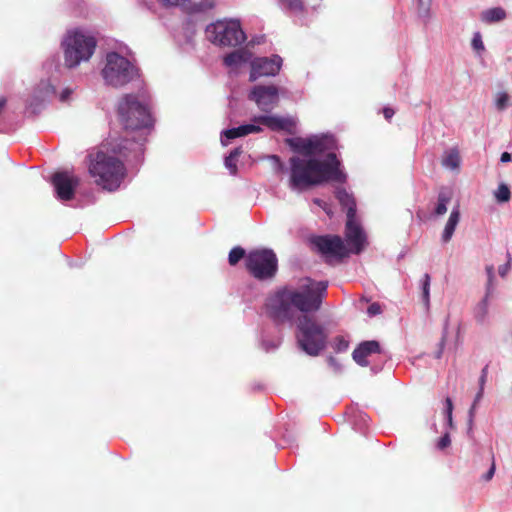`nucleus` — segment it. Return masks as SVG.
<instances>
[{
  "instance_id": "obj_26",
  "label": "nucleus",
  "mask_w": 512,
  "mask_h": 512,
  "mask_svg": "<svg viewBox=\"0 0 512 512\" xmlns=\"http://www.w3.org/2000/svg\"><path fill=\"white\" fill-rule=\"evenodd\" d=\"M442 165L449 169H457L460 165V155L456 148L445 153L442 159Z\"/></svg>"
},
{
  "instance_id": "obj_37",
  "label": "nucleus",
  "mask_w": 512,
  "mask_h": 512,
  "mask_svg": "<svg viewBox=\"0 0 512 512\" xmlns=\"http://www.w3.org/2000/svg\"><path fill=\"white\" fill-rule=\"evenodd\" d=\"M165 5L183 6L188 9L191 0H161Z\"/></svg>"
},
{
  "instance_id": "obj_3",
  "label": "nucleus",
  "mask_w": 512,
  "mask_h": 512,
  "mask_svg": "<svg viewBox=\"0 0 512 512\" xmlns=\"http://www.w3.org/2000/svg\"><path fill=\"white\" fill-rule=\"evenodd\" d=\"M89 173L96 178V183L104 189L114 190L119 187L125 176V167L118 158L104 151L89 155Z\"/></svg>"
},
{
  "instance_id": "obj_14",
  "label": "nucleus",
  "mask_w": 512,
  "mask_h": 512,
  "mask_svg": "<svg viewBox=\"0 0 512 512\" xmlns=\"http://www.w3.org/2000/svg\"><path fill=\"white\" fill-rule=\"evenodd\" d=\"M345 237L352 253L359 254L364 249L366 235L355 218L347 219Z\"/></svg>"
},
{
  "instance_id": "obj_29",
  "label": "nucleus",
  "mask_w": 512,
  "mask_h": 512,
  "mask_svg": "<svg viewBox=\"0 0 512 512\" xmlns=\"http://www.w3.org/2000/svg\"><path fill=\"white\" fill-rule=\"evenodd\" d=\"M486 379L487 377H484V376H480V379H479V384H480V389L475 397V400L469 410V415H470V420H472V418L474 417V412H475V408H476V405L477 403L480 401V399L482 398V395H483V391H484V385H485V382H486Z\"/></svg>"
},
{
  "instance_id": "obj_33",
  "label": "nucleus",
  "mask_w": 512,
  "mask_h": 512,
  "mask_svg": "<svg viewBox=\"0 0 512 512\" xmlns=\"http://www.w3.org/2000/svg\"><path fill=\"white\" fill-rule=\"evenodd\" d=\"M423 301L425 302L426 305H429V301H430V276H429V274L424 275Z\"/></svg>"
},
{
  "instance_id": "obj_36",
  "label": "nucleus",
  "mask_w": 512,
  "mask_h": 512,
  "mask_svg": "<svg viewBox=\"0 0 512 512\" xmlns=\"http://www.w3.org/2000/svg\"><path fill=\"white\" fill-rule=\"evenodd\" d=\"M471 44L473 49L478 52L483 51L485 49L481 34L479 32L474 34Z\"/></svg>"
},
{
  "instance_id": "obj_41",
  "label": "nucleus",
  "mask_w": 512,
  "mask_h": 512,
  "mask_svg": "<svg viewBox=\"0 0 512 512\" xmlns=\"http://www.w3.org/2000/svg\"><path fill=\"white\" fill-rule=\"evenodd\" d=\"M495 469H496L495 461H494V457L492 456L491 466H490L488 472L482 476L483 480L484 481H490L493 478V476H494Z\"/></svg>"
},
{
  "instance_id": "obj_45",
  "label": "nucleus",
  "mask_w": 512,
  "mask_h": 512,
  "mask_svg": "<svg viewBox=\"0 0 512 512\" xmlns=\"http://www.w3.org/2000/svg\"><path fill=\"white\" fill-rule=\"evenodd\" d=\"M271 159L277 164V168L279 171H284L285 166L278 156L273 155V156H271Z\"/></svg>"
},
{
  "instance_id": "obj_31",
  "label": "nucleus",
  "mask_w": 512,
  "mask_h": 512,
  "mask_svg": "<svg viewBox=\"0 0 512 512\" xmlns=\"http://www.w3.org/2000/svg\"><path fill=\"white\" fill-rule=\"evenodd\" d=\"M281 3L293 12H302L304 5L302 0H280Z\"/></svg>"
},
{
  "instance_id": "obj_51",
  "label": "nucleus",
  "mask_w": 512,
  "mask_h": 512,
  "mask_svg": "<svg viewBox=\"0 0 512 512\" xmlns=\"http://www.w3.org/2000/svg\"><path fill=\"white\" fill-rule=\"evenodd\" d=\"M112 151H113L114 153L122 154V147H120V146H119L118 148L113 147V148H112Z\"/></svg>"
},
{
  "instance_id": "obj_25",
  "label": "nucleus",
  "mask_w": 512,
  "mask_h": 512,
  "mask_svg": "<svg viewBox=\"0 0 512 512\" xmlns=\"http://www.w3.org/2000/svg\"><path fill=\"white\" fill-rule=\"evenodd\" d=\"M506 18V12L501 7H494L482 12L481 20L485 23L499 22Z\"/></svg>"
},
{
  "instance_id": "obj_38",
  "label": "nucleus",
  "mask_w": 512,
  "mask_h": 512,
  "mask_svg": "<svg viewBox=\"0 0 512 512\" xmlns=\"http://www.w3.org/2000/svg\"><path fill=\"white\" fill-rule=\"evenodd\" d=\"M367 313L369 316H376L382 313L381 305L377 302H374L369 305L367 309Z\"/></svg>"
},
{
  "instance_id": "obj_19",
  "label": "nucleus",
  "mask_w": 512,
  "mask_h": 512,
  "mask_svg": "<svg viewBox=\"0 0 512 512\" xmlns=\"http://www.w3.org/2000/svg\"><path fill=\"white\" fill-rule=\"evenodd\" d=\"M313 156L322 155L336 147V141L332 136L312 137Z\"/></svg>"
},
{
  "instance_id": "obj_32",
  "label": "nucleus",
  "mask_w": 512,
  "mask_h": 512,
  "mask_svg": "<svg viewBox=\"0 0 512 512\" xmlns=\"http://www.w3.org/2000/svg\"><path fill=\"white\" fill-rule=\"evenodd\" d=\"M452 412H453V402L451 398L447 397L445 399V408L444 413L447 417L448 425L453 428V418H452Z\"/></svg>"
},
{
  "instance_id": "obj_48",
  "label": "nucleus",
  "mask_w": 512,
  "mask_h": 512,
  "mask_svg": "<svg viewBox=\"0 0 512 512\" xmlns=\"http://www.w3.org/2000/svg\"><path fill=\"white\" fill-rule=\"evenodd\" d=\"M327 361L331 367H334L335 369L339 368L338 362L333 356L328 357Z\"/></svg>"
},
{
  "instance_id": "obj_10",
  "label": "nucleus",
  "mask_w": 512,
  "mask_h": 512,
  "mask_svg": "<svg viewBox=\"0 0 512 512\" xmlns=\"http://www.w3.org/2000/svg\"><path fill=\"white\" fill-rule=\"evenodd\" d=\"M57 198L61 201H70L74 198L75 189L79 185V178L68 172H56L51 178Z\"/></svg>"
},
{
  "instance_id": "obj_42",
  "label": "nucleus",
  "mask_w": 512,
  "mask_h": 512,
  "mask_svg": "<svg viewBox=\"0 0 512 512\" xmlns=\"http://www.w3.org/2000/svg\"><path fill=\"white\" fill-rule=\"evenodd\" d=\"M486 272H487V275H488L487 287H490V290L492 291V282H493V279H494V267L492 265L491 266H487L486 267Z\"/></svg>"
},
{
  "instance_id": "obj_6",
  "label": "nucleus",
  "mask_w": 512,
  "mask_h": 512,
  "mask_svg": "<svg viewBox=\"0 0 512 512\" xmlns=\"http://www.w3.org/2000/svg\"><path fill=\"white\" fill-rule=\"evenodd\" d=\"M297 330V343L308 355L317 356L326 347L325 330L313 317L306 314L299 316Z\"/></svg>"
},
{
  "instance_id": "obj_39",
  "label": "nucleus",
  "mask_w": 512,
  "mask_h": 512,
  "mask_svg": "<svg viewBox=\"0 0 512 512\" xmlns=\"http://www.w3.org/2000/svg\"><path fill=\"white\" fill-rule=\"evenodd\" d=\"M451 443V440H450V436L448 433H445L440 439L439 441L437 442V447L440 449V450H443L445 448H447Z\"/></svg>"
},
{
  "instance_id": "obj_43",
  "label": "nucleus",
  "mask_w": 512,
  "mask_h": 512,
  "mask_svg": "<svg viewBox=\"0 0 512 512\" xmlns=\"http://www.w3.org/2000/svg\"><path fill=\"white\" fill-rule=\"evenodd\" d=\"M510 261H511V257L508 254V261H507V263L502 265V266H500L499 270H498L501 277H504L507 274V272L509 271V269H510Z\"/></svg>"
},
{
  "instance_id": "obj_4",
  "label": "nucleus",
  "mask_w": 512,
  "mask_h": 512,
  "mask_svg": "<svg viewBox=\"0 0 512 512\" xmlns=\"http://www.w3.org/2000/svg\"><path fill=\"white\" fill-rule=\"evenodd\" d=\"M97 46L94 36L84 33L80 29L68 31L61 43L64 56V65L75 68L81 62H87L92 57Z\"/></svg>"
},
{
  "instance_id": "obj_5",
  "label": "nucleus",
  "mask_w": 512,
  "mask_h": 512,
  "mask_svg": "<svg viewBox=\"0 0 512 512\" xmlns=\"http://www.w3.org/2000/svg\"><path fill=\"white\" fill-rule=\"evenodd\" d=\"M118 117L126 131L150 128L153 124L146 104L133 94H125L118 103Z\"/></svg>"
},
{
  "instance_id": "obj_11",
  "label": "nucleus",
  "mask_w": 512,
  "mask_h": 512,
  "mask_svg": "<svg viewBox=\"0 0 512 512\" xmlns=\"http://www.w3.org/2000/svg\"><path fill=\"white\" fill-rule=\"evenodd\" d=\"M249 99L255 101L262 111L269 112L279 102L278 89L274 85L255 86L249 94Z\"/></svg>"
},
{
  "instance_id": "obj_15",
  "label": "nucleus",
  "mask_w": 512,
  "mask_h": 512,
  "mask_svg": "<svg viewBox=\"0 0 512 512\" xmlns=\"http://www.w3.org/2000/svg\"><path fill=\"white\" fill-rule=\"evenodd\" d=\"M254 122L264 125L272 131H285L293 133L296 126L295 121L292 118H284L278 116H257L254 118Z\"/></svg>"
},
{
  "instance_id": "obj_22",
  "label": "nucleus",
  "mask_w": 512,
  "mask_h": 512,
  "mask_svg": "<svg viewBox=\"0 0 512 512\" xmlns=\"http://www.w3.org/2000/svg\"><path fill=\"white\" fill-rule=\"evenodd\" d=\"M459 220H460V211L458 208H455L452 210V212L448 218V221L445 225L443 234H442V240L444 242H448L451 240V238L454 234V231L456 229V226L459 223Z\"/></svg>"
},
{
  "instance_id": "obj_27",
  "label": "nucleus",
  "mask_w": 512,
  "mask_h": 512,
  "mask_svg": "<svg viewBox=\"0 0 512 512\" xmlns=\"http://www.w3.org/2000/svg\"><path fill=\"white\" fill-rule=\"evenodd\" d=\"M215 0H200L192 5L189 4L188 9L190 12H204L214 8Z\"/></svg>"
},
{
  "instance_id": "obj_40",
  "label": "nucleus",
  "mask_w": 512,
  "mask_h": 512,
  "mask_svg": "<svg viewBox=\"0 0 512 512\" xmlns=\"http://www.w3.org/2000/svg\"><path fill=\"white\" fill-rule=\"evenodd\" d=\"M225 166L230 170L232 174L237 171L236 160L231 158L229 155L225 158Z\"/></svg>"
},
{
  "instance_id": "obj_30",
  "label": "nucleus",
  "mask_w": 512,
  "mask_h": 512,
  "mask_svg": "<svg viewBox=\"0 0 512 512\" xmlns=\"http://www.w3.org/2000/svg\"><path fill=\"white\" fill-rule=\"evenodd\" d=\"M495 197L499 202H507L511 197L508 186L505 184H500L495 193Z\"/></svg>"
},
{
  "instance_id": "obj_49",
  "label": "nucleus",
  "mask_w": 512,
  "mask_h": 512,
  "mask_svg": "<svg viewBox=\"0 0 512 512\" xmlns=\"http://www.w3.org/2000/svg\"><path fill=\"white\" fill-rule=\"evenodd\" d=\"M240 153H241L240 148H236L230 152L229 156L236 160L237 157L240 155Z\"/></svg>"
},
{
  "instance_id": "obj_28",
  "label": "nucleus",
  "mask_w": 512,
  "mask_h": 512,
  "mask_svg": "<svg viewBox=\"0 0 512 512\" xmlns=\"http://www.w3.org/2000/svg\"><path fill=\"white\" fill-rule=\"evenodd\" d=\"M246 256L245 250L240 246H236L230 250L228 262L231 266H235L242 258H246Z\"/></svg>"
},
{
  "instance_id": "obj_20",
  "label": "nucleus",
  "mask_w": 512,
  "mask_h": 512,
  "mask_svg": "<svg viewBox=\"0 0 512 512\" xmlns=\"http://www.w3.org/2000/svg\"><path fill=\"white\" fill-rule=\"evenodd\" d=\"M262 131V128L258 125L254 124H245L241 125L239 127L227 129L223 132V137L231 140L238 137L246 136L250 133H259Z\"/></svg>"
},
{
  "instance_id": "obj_34",
  "label": "nucleus",
  "mask_w": 512,
  "mask_h": 512,
  "mask_svg": "<svg viewBox=\"0 0 512 512\" xmlns=\"http://www.w3.org/2000/svg\"><path fill=\"white\" fill-rule=\"evenodd\" d=\"M349 347V342L343 336H337L334 339V349L337 352L346 351Z\"/></svg>"
},
{
  "instance_id": "obj_44",
  "label": "nucleus",
  "mask_w": 512,
  "mask_h": 512,
  "mask_svg": "<svg viewBox=\"0 0 512 512\" xmlns=\"http://www.w3.org/2000/svg\"><path fill=\"white\" fill-rule=\"evenodd\" d=\"M382 113L386 120L390 121L395 114V111L391 107H384Z\"/></svg>"
},
{
  "instance_id": "obj_46",
  "label": "nucleus",
  "mask_w": 512,
  "mask_h": 512,
  "mask_svg": "<svg viewBox=\"0 0 512 512\" xmlns=\"http://www.w3.org/2000/svg\"><path fill=\"white\" fill-rule=\"evenodd\" d=\"M71 93H72V91L70 89H68V88L64 89L60 95L61 101H66L69 98Z\"/></svg>"
},
{
  "instance_id": "obj_9",
  "label": "nucleus",
  "mask_w": 512,
  "mask_h": 512,
  "mask_svg": "<svg viewBox=\"0 0 512 512\" xmlns=\"http://www.w3.org/2000/svg\"><path fill=\"white\" fill-rule=\"evenodd\" d=\"M206 35L210 42L220 46L235 47L246 40V35L237 20L217 21L209 24Z\"/></svg>"
},
{
  "instance_id": "obj_7",
  "label": "nucleus",
  "mask_w": 512,
  "mask_h": 512,
  "mask_svg": "<svg viewBox=\"0 0 512 512\" xmlns=\"http://www.w3.org/2000/svg\"><path fill=\"white\" fill-rule=\"evenodd\" d=\"M105 82L115 88L122 87L139 76L138 69L116 52L108 53L102 70Z\"/></svg>"
},
{
  "instance_id": "obj_1",
  "label": "nucleus",
  "mask_w": 512,
  "mask_h": 512,
  "mask_svg": "<svg viewBox=\"0 0 512 512\" xmlns=\"http://www.w3.org/2000/svg\"><path fill=\"white\" fill-rule=\"evenodd\" d=\"M328 282L302 277L271 295L266 303L269 315L277 322L292 321L296 312L302 315L320 310L327 295Z\"/></svg>"
},
{
  "instance_id": "obj_12",
  "label": "nucleus",
  "mask_w": 512,
  "mask_h": 512,
  "mask_svg": "<svg viewBox=\"0 0 512 512\" xmlns=\"http://www.w3.org/2000/svg\"><path fill=\"white\" fill-rule=\"evenodd\" d=\"M282 66V58L275 55L271 58H257L251 62L250 81H256L263 76H275Z\"/></svg>"
},
{
  "instance_id": "obj_17",
  "label": "nucleus",
  "mask_w": 512,
  "mask_h": 512,
  "mask_svg": "<svg viewBox=\"0 0 512 512\" xmlns=\"http://www.w3.org/2000/svg\"><path fill=\"white\" fill-rule=\"evenodd\" d=\"M336 198L343 209H346L348 218H356V201L352 194H349L344 188H337Z\"/></svg>"
},
{
  "instance_id": "obj_13",
  "label": "nucleus",
  "mask_w": 512,
  "mask_h": 512,
  "mask_svg": "<svg viewBox=\"0 0 512 512\" xmlns=\"http://www.w3.org/2000/svg\"><path fill=\"white\" fill-rule=\"evenodd\" d=\"M313 243L323 255L332 256L339 259H342L348 255V251L340 236H318L314 239Z\"/></svg>"
},
{
  "instance_id": "obj_16",
  "label": "nucleus",
  "mask_w": 512,
  "mask_h": 512,
  "mask_svg": "<svg viewBox=\"0 0 512 512\" xmlns=\"http://www.w3.org/2000/svg\"><path fill=\"white\" fill-rule=\"evenodd\" d=\"M382 352L380 343L376 340L361 342L353 351L352 358L360 366L369 365L368 356L372 354H380Z\"/></svg>"
},
{
  "instance_id": "obj_23",
  "label": "nucleus",
  "mask_w": 512,
  "mask_h": 512,
  "mask_svg": "<svg viewBox=\"0 0 512 512\" xmlns=\"http://www.w3.org/2000/svg\"><path fill=\"white\" fill-rule=\"evenodd\" d=\"M491 294L492 292L490 290V287H487L484 298L475 306L473 310L474 318L478 323H484L488 315V300Z\"/></svg>"
},
{
  "instance_id": "obj_35",
  "label": "nucleus",
  "mask_w": 512,
  "mask_h": 512,
  "mask_svg": "<svg viewBox=\"0 0 512 512\" xmlns=\"http://www.w3.org/2000/svg\"><path fill=\"white\" fill-rule=\"evenodd\" d=\"M509 104V95L505 92L499 93L496 98V107L498 110H504Z\"/></svg>"
},
{
  "instance_id": "obj_21",
  "label": "nucleus",
  "mask_w": 512,
  "mask_h": 512,
  "mask_svg": "<svg viewBox=\"0 0 512 512\" xmlns=\"http://www.w3.org/2000/svg\"><path fill=\"white\" fill-rule=\"evenodd\" d=\"M250 58L251 53L249 51L240 49L227 54L224 57L223 62L227 67H235L242 63L248 62Z\"/></svg>"
},
{
  "instance_id": "obj_2",
  "label": "nucleus",
  "mask_w": 512,
  "mask_h": 512,
  "mask_svg": "<svg viewBox=\"0 0 512 512\" xmlns=\"http://www.w3.org/2000/svg\"><path fill=\"white\" fill-rule=\"evenodd\" d=\"M289 164L292 189L302 190L327 182L344 183L347 179L334 152H329L324 160L293 156L289 159Z\"/></svg>"
},
{
  "instance_id": "obj_8",
  "label": "nucleus",
  "mask_w": 512,
  "mask_h": 512,
  "mask_svg": "<svg viewBox=\"0 0 512 512\" xmlns=\"http://www.w3.org/2000/svg\"><path fill=\"white\" fill-rule=\"evenodd\" d=\"M245 266L254 278L258 280L271 279L277 273L278 259L271 249H254L247 254Z\"/></svg>"
},
{
  "instance_id": "obj_18",
  "label": "nucleus",
  "mask_w": 512,
  "mask_h": 512,
  "mask_svg": "<svg viewBox=\"0 0 512 512\" xmlns=\"http://www.w3.org/2000/svg\"><path fill=\"white\" fill-rule=\"evenodd\" d=\"M286 143L289 147L294 151L303 156L311 157L313 156V146H312V137L311 138H289L286 140Z\"/></svg>"
},
{
  "instance_id": "obj_47",
  "label": "nucleus",
  "mask_w": 512,
  "mask_h": 512,
  "mask_svg": "<svg viewBox=\"0 0 512 512\" xmlns=\"http://www.w3.org/2000/svg\"><path fill=\"white\" fill-rule=\"evenodd\" d=\"M511 159H512V157H511V154H510V153H508V152H503V153L501 154V158H500L501 162H503V163H505V162H510V161H511Z\"/></svg>"
},
{
  "instance_id": "obj_50",
  "label": "nucleus",
  "mask_w": 512,
  "mask_h": 512,
  "mask_svg": "<svg viewBox=\"0 0 512 512\" xmlns=\"http://www.w3.org/2000/svg\"><path fill=\"white\" fill-rule=\"evenodd\" d=\"M481 375L484 376V377H487L488 375V365H486L482 371H481Z\"/></svg>"
},
{
  "instance_id": "obj_24",
  "label": "nucleus",
  "mask_w": 512,
  "mask_h": 512,
  "mask_svg": "<svg viewBox=\"0 0 512 512\" xmlns=\"http://www.w3.org/2000/svg\"><path fill=\"white\" fill-rule=\"evenodd\" d=\"M452 199V192L448 188H442L438 194V203L435 207L437 216L444 215L447 212V204Z\"/></svg>"
},
{
  "instance_id": "obj_52",
  "label": "nucleus",
  "mask_w": 512,
  "mask_h": 512,
  "mask_svg": "<svg viewBox=\"0 0 512 512\" xmlns=\"http://www.w3.org/2000/svg\"><path fill=\"white\" fill-rule=\"evenodd\" d=\"M314 203L321 206L322 205V201L320 199H314Z\"/></svg>"
}]
</instances>
